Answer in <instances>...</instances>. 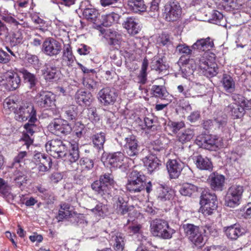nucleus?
I'll use <instances>...</instances> for the list:
<instances>
[{
  "instance_id": "obj_1",
  "label": "nucleus",
  "mask_w": 251,
  "mask_h": 251,
  "mask_svg": "<svg viewBox=\"0 0 251 251\" xmlns=\"http://www.w3.org/2000/svg\"><path fill=\"white\" fill-rule=\"evenodd\" d=\"M146 176L141 172L137 171H132L129 175L126 187L131 193H138L146 189L149 193L152 190V184L151 181L147 183L145 181Z\"/></svg>"
},
{
  "instance_id": "obj_2",
  "label": "nucleus",
  "mask_w": 251,
  "mask_h": 251,
  "mask_svg": "<svg viewBox=\"0 0 251 251\" xmlns=\"http://www.w3.org/2000/svg\"><path fill=\"white\" fill-rule=\"evenodd\" d=\"M114 184L115 181L113 175L107 173L101 175L99 180L92 183L91 188L98 194L105 197L110 195Z\"/></svg>"
},
{
  "instance_id": "obj_3",
  "label": "nucleus",
  "mask_w": 251,
  "mask_h": 251,
  "mask_svg": "<svg viewBox=\"0 0 251 251\" xmlns=\"http://www.w3.org/2000/svg\"><path fill=\"white\" fill-rule=\"evenodd\" d=\"M150 231L153 236L163 239H170L176 232L165 220L155 219L150 224Z\"/></svg>"
},
{
  "instance_id": "obj_4",
  "label": "nucleus",
  "mask_w": 251,
  "mask_h": 251,
  "mask_svg": "<svg viewBox=\"0 0 251 251\" xmlns=\"http://www.w3.org/2000/svg\"><path fill=\"white\" fill-rule=\"evenodd\" d=\"M71 143L67 141H62L54 139L48 141L46 144V149L48 152L54 158H63L67 155V152Z\"/></svg>"
},
{
  "instance_id": "obj_5",
  "label": "nucleus",
  "mask_w": 251,
  "mask_h": 251,
  "mask_svg": "<svg viewBox=\"0 0 251 251\" xmlns=\"http://www.w3.org/2000/svg\"><path fill=\"white\" fill-rule=\"evenodd\" d=\"M244 191L242 185L235 184L230 186L225 197V205L231 208L238 206L241 203Z\"/></svg>"
},
{
  "instance_id": "obj_6",
  "label": "nucleus",
  "mask_w": 251,
  "mask_h": 251,
  "mask_svg": "<svg viewBox=\"0 0 251 251\" xmlns=\"http://www.w3.org/2000/svg\"><path fill=\"white\" fill-rule=\"evenodd\" d=\"M217 197L215 194L209 192H203L201 196L200 210L204 216L213 214L217 207Z\"/></svg>"
},
{
  "instance_id": "obj_7",
  "label": "nucleus",
  "mask_w": 251,
  "mask_h": 251,
  "mask_svg": "<svg viewBox=\"0 0 251 251\" xmlns=\"http://www.w3.org/2000/svg\"><path fill=\"white\" fill-rule=\"evenodd\" d=\"M182 228L188 239L196 246L201 247L204 245V236L199 226L191 224H186L182 225Z\"/></svg>"
},
{
  "instance_id": "obj_8",
  "label": "nucleus",
  "mask_w": 251,
  "mask_h": 251,
  "mask_svg": "<svg viewBox=\"0 0 251 251\" xmlns=\"http://www.w3.org/2000/svg\"><path fill=\"white\" fill-rule=\"evenodd\" d=\"M232 99L234 102L229 104L226 110L233 119L241 118L245 114V98L240 95H233Z\"/></svg>"
},
{
  "instance_id": "obj_9",
  "label": "nucleus",
  "mask_w": 251,
  "mask_h": 251,
  "mask_svg": "<svg viewBox=\"0 0 251 251\" xmlns=\"http://www.w3.org/2000/svg\"><path fill=\"white\" fill-rule=\"evenodd\" d=\"M15 118L19 121L28 120L30 122H36V111L32 104L27 103L20 106L14 111Z\"/></svg>"
},
{
  "instance_id": "obj_10",
  "label": "nucleus",
  "mask_w": 251,
  "mask_h": 251,
  "mask_svg": "<svg viewBox=\"0 0 251 251\" xmlns=\"http://www.w3.org/2000/svg\"><path fill=\"white\" fill-rule=\"evenodd\" d=\"M126 154L129 157L137 156L141 150V147L136 136L129 135L126 137L121 142Z\"/></svg>"
},
{
  "instance_id": "obj_11",
  "label": "nucleus",
  "mask_w": 251,
  "mask_h": 251,
  "mask_svg": "<svg viewBox=\"0 0 251 251\" xmlns=\"http://www.w3.org/2000/svg\"><path fill=\"white\" fill-rule=\"evenodd\" d=\"M62 50L61 44L52 37L47 38L42 45V51L50 57L56 56Z\"/></svg>"
},
{
  "instance_id": "obj_12",
  "label": "nucleus",
  "mask_w": 251,
  "mask_h": 251,
  "mask_svg": "<svg viewBox=\"0 0 251 251\" xmlns=\"http://www.w3.org/2000/svg\"><path fill=\"white\" fill-rule=\"evenodd\" d=\"M181 8L178 2L169 1L164 6L163 17L167 22H174L180 17Z\"/></svg>"
},
{
  "instance_id": "obj_13",
  "label": "nucleus",
  "mask_w": 251,
  "mask_h": 251,
  "mask_svg": "<svg viewBox=\"0 0 251 251\" xmlns=\"http://www.w3.org/2000/svg\"><path fill=\"white\" fill-rule=\"evenodd\" d=\"M117 97V93L109 87L102 88L98 94L99 102L104 106L113 105L116 101Z\"/></svg>"
},
{
  "instance_id": "obj_14",
  "label": "nucleus",
  "mask_w": 251,
  "mask_h": 251,
  "mask_svg": "<svg viewBox=\"0 0 251 251\" xmlns=\"http://www.w3.org/2000/svg\"><path fill=\"white\" fill-rule=\"evenodd\" d=\"M49 128L53 134L60 136L69 134L72 127L66 120L58 119L50 123Z\"/></svg>"
},
{
  "instance_id": "obj_15",
  "label": "nucleus",
  "mask_w": 251,
  "mask_h": 251,
  "mask_svg": "<svg viewBox=\"0 0 251 251\" xmlns=\"http://www.w3.org/2000/svg\"><path fill=\"white\" fill-rule=\"evenodd\" d=\"M200 138H197L196 141L199 146L206 150L216 151L221 146L219 139L215 135H206Z\"/></svg>"
},
{
  "instance_id": "obj_16",
  "label": "nucleus",
  "mask_w": 251,
  "mask_h": 251,
  "mask_svg": "<svg viewBox=\"0 0 251 251\" xmlns=\"http://www.w3.org/2000/svg\"><path fill=\"white\" fill-rule=\"evenodd\" d=\"M125 158L124 154L120 151L109 154L103 153L101 156L102 161L116 168L122 166Z\"/></svg>"
},
{
  "instance_id": "obj_17",
  "label": "nucleus",
  "mask_w": 251,
  "mask_h": 251,
  "mask_svg": "<svg viewBox=\"0 0 251 251\" xmlns=\"http://www.w3.org/2000/svg\"><path fill=\"white\" fill-rule=\"evenodd\" d=\"M35 101L39 106L48 108L54 105L55 96L50 92L43 91L36 96Z\"/></svg>"
},
{
  "instance_id": "obj_18",
  "label": "nucleus",
  "mask_w": 251,
  "mask_h": 251,
  "mask_svg": "<svg viewBox=\"0 0 251 251\" xmlns=\"http://www.w3.org/2000/svg\"><path fill=\"white\" fill-rule=\"evenodd\" d=\"M184 166V164L179 159H169L167 162V169L170 177L177 178Z\"/></svg>"
},
{
  "instance_id": "obj_19",
  "label": "nucleus",
  "mask_w": 251,
  "mask_h": 251,
  "mask_svg": "<svg viewBox=\"0 0 251 251\" xmlns=\"http://www.w3.org/2000/svg\"><path fill=\"white\" fill-rule=\"evenodd\" d=\"M35 123H31L28 121V123L24 126L25 130L23 131L22 139L25 141L27 148H28L33 143V139L31 138V136L35 132H37L39 130V127Z\"/></svg>"
},
{
  "instance_id": "obj_20",
  "label": "nucleus",
  "mask_w": 251,
  "mask_h": 251,
  "mask_svg": "<svg viewBox=\"0 0 251 251\" xmlns=\"http://www.w3.org/2000/svg\"><path fill=\"white\" fill-rule=\"evenodd\" d=\"M151 70L155 71L159 74L165 75L168 68L165 61V57L160 55L154 56L151 63Z\"/></svg>"
},
{
  "instance_id": "obj_21",
  "label": "nucleus",
  "mask_w": 251,
  "mask_h": 251,
  "mask_svg": "<svg viewBox=\"0 0 251 251\" xmlns=\"http://www.w3.org/2000/svg\"><path fill=\"white\" fill-rule=\"evenodd\" d=\"M209 181L211 188L214 191H222L224 189L225 177L218 173H212L209 176Z\"/></svg>"
},
{
  "instance_id": "obj_22",
  "label": "nucleus",
  "mask_w": 251,
  "mask_h": 251,
  "mask_svg": "<svg viewBox=\"0 0 251 251\" xmlns=\"http://www.w3.org/2000/svg\"><path fill=\"white\" fill-rule=\"evenodd\" d=\"M5 84L9 90H14L18 88L21 83V79L18 74L14 72H8L5 75Z\"/></svg>"
},
{
  "instance_id": "obj_23",
  "label": "nucleus",
  "mask_w": 251,
  "mask_h": 251,
  "mask_svg": "<svg viewBox=\"0 0 251 251\" xmlns=\"http://www.w3.org/2000/svg\"><path fill=\"white\" fill-rule=\"evenodd\" d=\"M111 244L116 251H123L125 247V236L118 232H112L110 234Z\"/></svg>"
},
{
  "instance_id": "obj_24",
  "label": "nucleus",
  "mask_w": 251,
  "mask_h": 251,
  "mask_svg": "<svg viewBox=\"0 0 251 251\" xmlns=\"http://www.w3.org/2000/svg\"><path fill=\"white\" fill-rule=\"evenodd\" d=\"M221 82L224 91L230 94L233 93L236 89L235 80L227 74H224Z\"/></svg>"
},
{
  "instance_id": "obj_25",
  "label": "nucleus",
  "mask_w": 251,
  "mask_h": 251,
  "mask_svg": "<svg viewBox=\"0 0 251 251\" xmlns=\"http://www.w3.org/2000/svg\"><path fill=\"white\" fill-rule=\"evenodd\" d=\"M124 27L132 35L137 34L140 30L138 21L134 18L128 17L123 23Z\"/></svg>"
},
{
  "instance_id": "obj_26",
  "label": "nucleus",
  "mask_w": 251,
  "mask_h": 251,
  "mask_svg": "<svg viewBox=\"0 0 251 251\" xmlns=\"http://www.w3.org/2000/svg\"><path fill=\"white\" fill-rule=\"evenodd\" d=\"M75 100L80 105H89L92 100V95L90 93L79 90L75 94Z\"/></svg>"
},
{
  "instance_id": "obj_27",
  "label": "nucleus",
  "mask_w": 251,
  "mask_h": 251,
  "mask_svg": "<svg viewBox=\"0 0 251 251\" xmlns=\"http://www.w3.org/2000/svg\"><path fill=\"white\" fill-rule=\"evenodd\" d=\"M195 162L197 167L200 170L211 171L213 168L211 160L208 157L201 155L195 156Z\"/></svg>"
},
{
  "instance_id": "obj_28",
  "label": "nucleus",
  "mask_w": 251,
  "mask_h": 251,
  "mask_svg": "<svg viewBox=\"0 0 251 251\" xmlns=\"http://www.w3.org/2000/svg\"><path fill=\"white\" fill-rule=\"evenodd\" d=\"M144 165L147 168L150 173L159 168V160L154 155L150 154L143 159Z\"/></svg>"
},
{
  "instance_id": "obj_29",
  "label": "nucleus",
  "mask_w": 251,
  "mask_h": 251,
  "mask_svg": "<svg viewBox=\"0 0 251 251\" xmlns=\"http://www.w3.org/2000/svg\"><path fill=\"white\" fill-rule=\"evenodd\" d=\"M41 72L45 79L47 81L51 82L56 77L57 69L54 65L46 64Z\"/></svg>"
},
{
  "instance_id": "obj_30",
  "label": "nucleus",
  "mask_w": 251,
  "mask_h": 251,
  "mask_svg": "<svg viewBox=\"0 0 251 251\" xmlns=\"http://www.w3.org/2000/svg\"><path fill=\"white\" fill-rule=\"evenodd\" d=\"M203 88V86L200 83L194 82H190L188 85L187 91L185 94L187 98L201 96L202 95L201 90Z\"/></svg>"
},
{
  "instance_id": "obj_31",
  "label": "nucleus",
  "mask_w": 251,
  "mask_h": 251,
  "mask_svg": "<svg viewBox=\"0 0 251 251\" xmlns=\"http://www.w3.org/2000/svg\"><path fill=\"white\" fill-rule=\"evenodd\" d=\"M128 8L135 13L140 14L146 11L147 6L143 0H128Z\"/></svg>"
},
{
  "instance_id": "obj_32",
  "label": "nucleus",
  "mask_w": 251,
  "mask_h": 251,
  "mask_svg": "<svg viewBox=\"0 0 251 251\" xmlns=\"http://www.w3.org/2000/svg\"><path fill=\"white\" fill-rule=\"evenodd\" d=\"M224 229L226 236L233 240H236L243 233L242 229L239 226L236 224L225 227Z\"/></svg>"
},
{
  "instance_id": "obj_33",
  "label": "nucleus",
  "mask_w": 251,
  "mask_h": 251,
  "mask_svg": "<svg viewBox=\"0 0 251 251\" xmlns=\"http://www.w3.org/2000/svg\"><path fill=\"white\" fill-rule=\"evenodd\" d=\"M82 14L86 20L93 23H95L100 16L99 11L92 7L84 9Z\"/></svg>"
},
{
  "instance_id": "obj_34",
  "label": "nucleus",
  "mask_w": 251,
  "mask_h": 251,
  "mask_svg": "<svg viewBox=\"0 0 251 251\" xmlns=\"http://www.w3.org/2000/svg\"><path fill=\"white\" fill-rule=\"evenodd\" d=\"M158 199L163 201L171 200L175 196L174 191L168 187L161 186L158 188Z\"/></svg>"
},
{
  "instance_id": "obj_35",
  "label": "nucleus",
  "mask_w": 251,
  "mask_h": 251,
  "mask_svg": "<svg viewBox=\"0 0 251 251\" xmlns=\"http://www.w3.org/2000/svg\"><path fill=\"white\" fill-rule=\"evenodd\" d=\"M199 191L198 186L189 183L183 184L179 190L180 194L185 196H195Z\"/></svg>"
},
{
  "instance_id": "obj_36",
  "label": "nucleus",
  "mask_w": 251,
  "mask_h": 251,
  "mask_svg": "<svg viewBox=\"0 0 251 251\" xmlns=\"http://www.w3.org/2000/svg\"><path fill=\"white\" fill-rule=\"evenodd\" d=\"M75 57L73 54L72 48L68 45L64 49L62 55V62L66 66L71 67L74 63Z\"/></svg>"
},
{
  "instance_id": "obj_37",
  "label": "nucleus",
  "mask_w": 251,
  "mask_h": 251,
  "mask_svg": "<svg viewBox=\"0 0 251 251\" xmlns=\"http://www.w3.org/2000/svg\"><path fill=\"white\" fill-rule=\"evenodd\" d=\"M214 45L212 41L209 38L206 39H201L197 40L192 46V49H197L204 51L206 50H209Z\"/></svg>"
},
{
  "instance_id": "obj_38",
  "label": "nucleus",
  "mask_w": 251,
  "mask_h": 251,
  "mask_svg": "<svg viewBox=\"0 0 251 251\" xmlns=\"http://www.w3.org/2000/svg\"><path fill=\"white\" fill-rule=\"evenodd\" d=\"M91 138L94 147L100 151H103V145L105 141V134L100 132L92 135Z\"/></svg>"
},
{
  "instance_id": "obj_39",
  "label": "nucleus",
  "mask_w": 251,
  "mask_h": 251,
  "mask_svg": "<svg viewBox=\"0 0 251 251\" xmlns=\"http://www.w3.org/2000/svg\"><path fill=\"white\" fill-rule=\"evenodd\" d=\"M21 72L25 83L28 84L29 88L35 90L37 83V79L36 76L25 70H23Z\"/></svg>"
},
{
  "instance_id": "obj_40",
  "label": "nucleus",
  "mask_w": 251,
  "mask_h": 251,
  "mask_svg": "<svg viewBox=\"0 0 251 251\" xmlns=\"http://www.w3.org/2000/svg\"><path fill=\"white\" fill-rule=\"evenodd\" d=\"M16 169L14 173V180L19 186H21L27 181L26 172L24 167H18Z\"/></svg>"
},
{
  "instance_id": "obj_41",
  "label": "nucleus",
  "mask_w": 251,
  "mask_h": 251,
  "mask_svg": "<svg viewBox=\"0 0 251 251\" xmlns=\"http://www.w3.org/2000/svg\"><path fill=\"white\" fill-rule=\"evenodd\" d=\"M124 10L121 8L118 7L116 9V12H113L106 16L107 22L105 24V25L108 26L113 23L118 22L122 15L124 14Z\"/></svg>"
},
{
  "instance_id": "obj_42",
  "label": "nucleus",
  "mask_w": 251,
  "mask_h": 251,
  "mask_svg": "<svg viewBox=\"0 0 251 251\" xmlns=\"http://www.w3.org/2000/svg\"><path fill=\"white\" fill-rule=\"evenodd\" d=\"M195 133L193 129L187 128L184 130L177 135L178 141L182 144L189 142L194 136Z\"/></svg>"
},
{
  "instance_id": "obj_43",
  "label": "nucleus",
  "mask_w": 251,
  "mask_h": 251,
  "mask_svg": "<svg viewBox=\"0 0 251 251\" xmlns=\"http://www.w3.org/2000/svg\"><path fill=\"white\" fill-rule=\"evenodd\" d=\"M34 159L36 163H40L42 165L51 168L52 161L50 158L47 155L41 152H38L34 154Z\"/></svg>"
},
{
  "instance_id": "obj_44",
  "label": "nucleus",
  "mask_w": 251,
  "mask_h": 251,
  "mask_svg": "<svg viewBox=\"0 0 251 251\" xmlns=\"http://www.w3.org/2000/svg\"><path fill=\"white\" fill-rule=\"evenodd\" d=\"M148 67V61L144 58L142 64V67L139 74L137 75V81L142 84L146 83L147 80V69Z\"/></svg>"
},
{
  "instance_id": "obj_45",
  "label": "nucleus",
  "mask_w": 251,
  "mask_h": 251,
  "mask_svg": "<svg viewBox=\"0 0 251 251\" xmlns=\"http://www.w3.org/2000/svg\"><path fill=\"white\" fill-rule=\"evenodd\" d=\"M151 93L154 97L164 99L168 93L163 86L153 85L151 89Z\"/></svg>"
},
{
  "instance_id": "obj_46",
  "label": "nucleus",
  "mask_w": 251,
  "mask_h": 251,
  "mask_svg": "<svg viewBox=\"0 0 251 251\" xmlns=\"http://www.w3.org/2000/svg\"><path fill=\"white\" fill-rule=\"evenodd\" d=\"M70 147H72L70 150L69 153H67V155L63 158L64 160L68 159L71 162H75L79 157V151L77 146L76 145L71 144Z\"/></svg>"
},
{
  "instance_id": "obj_47",
  "label": "nucleus",
  "mask_w": 251,
  "mask_h": 251,
  "mask_svg": "<svg viewBox=\"0 0 251 251\" xmlns=\"http://www.w3.org/2000/svg\"><path fill=\"white\" fill-rule=\"evenodd\" d=\"M211 23L222 26H226L225 19L223 15L217 10L213 11L210 19Z\"/></svg>"
},
{
  "instance_id": "obj_48",
  "label": "nucleus",
  "mask_w": 251,
  "mask_h": 251,
  "mask_svg": "<svg viewBox=\"0 0 251 251\" xmlns=\"http://www.w3.org/2000/svg\"><path fill=\"white\" fill-rule=\"evenodd\" d=\"M205 67V69L203 70L201 73L204 75L211 77L215 76L218 74V68L216 63L209 62L208 66Z\"/></svg>"
},
{
  "instance_id": "obj_49",
  "label": "nucleus",
  "mask_w": 251,
  "mask_h": 251,
  "mask_svg": "<svg viewBox=\"0 0 251 251\" xmlns=\"http://www.w3.org/2000/svg\"><path fill=\"white\" fill-rule=\"evenodd\" d=\"M115 207H116L117 212L121 215L126 214L128 211L127 202L122 197L117 198Z\"/></svg>"
},
{
  "instance_id": "obj_50",
  "label": "nucleus",
  "mask_w": 251,
  "mask_h": 251,
  "mask_svg": "<svg viewBox=\"0 0 251 251\" xmlns=\"http://www.w3.org/2000/svg\"><path fill=\"white\" fill-rule=\"evenodd\" d=\"M227 117L220 112L216 117L214 118V123L219 128L224 129L227 125Z\"/></svg>"
},
{
  "instance_id": "obj_51",
  "label": "nucleus",
  "mask_w": 251,
  "mask_h": 251,
  "mask_svg": "<svg viewBox=\"0 0 251 251\" xmlns=\"http://www.w3.org/2000/svg\"><path fill=\"white\" fill-rule=\"evenodd\" d=\"M192 62V60H186V62L182 65L181 70L183 77L187 78L193 74L195 67L193 66H191L190 67Z\"/></svg>"
},
{
  "instance_id": "obj_52",
  "label": "nucleus",
  "mask_w": 251,
  "mask_h": 251,
  "mask_svg": "<svg viewBox=\"0 0 251 251\" xmlns=\"http://www.w3.org/2000/svg\"><path fill=\"white\" fill-rule=\"evenodd\" d=\"M76 107L74 105H71L64 107L62 109L64 112V117L68 121H73L75 119L77 116Z\"/></svg>"
},
{
  "instance_id": "obj_53",
  "label": "nucleus",
  "mask_w": 251,
  "mask_h": 251,
  "mask_svg": "<svg viewBox=\"0 0 251 251\" xmlns=\"http://www.w3.org/2000/svg\"><path fill=\"white\" fill-rule=\"evenodd\" d=\"M107 205L99 201L92 209H91V211L94 214L99 217H103L107 212Z\"/></svg>"
},
{
  "instance_id": "obj_54",
  "label": "nucleus",
  "mask_w": 251,
  "mask_h": 251,
  "mask_svg": "<svg viewBox=\"0 0 251 251\" xmlns=\"http://www.w3.org/2000/svg\"><path fill=\"white\" fill-rule=\"evenodd\" d=\"M82 83L84 87L90 90L97 88L98 85V82L94 80L93 76H91L87 75H84Z\"/></svg>"
},
{
  "instance_id": "obj_55",
  "label": "nucleus",
  "mask_w": 251,
  "mask_h": 251,
  "mask_svg": "<svg viewBox=\"0 0 251 251\" xmlns=\"http://www.w3.org/2000/svg\"><path fill=\"white\" fill-rule=\"evenodd\" d=\"M207 56L208 53L204 52L202 56L196 58L195 61L196 66L194 67L196 68V66H198L201 70V72L205 69V67H207L206 66H208V64L209 63V62H208L207 59Z\"/></svg>"
},
{
  "instance_id": "obj_56",
  "label": "nucleus",
  "mask_w": 251,
  "mask_h": 251,
  "mask_svg": "<svg viewBox=\"0 0 251 251\" xmlns=\"http://www.w3.org/2000/svg\"><path fill=\"white\" fill-rule=\"evenodd\" d=\"M26 154L27 153L25 151L20 152L18 155L14 157L12 164V167L15 168H17L18 167H24V166H22V164H24V158L26 156Z\"/></svg>"
},
{
  "instance_id": "obj_57",
  "label": "nucleus",
  "mask_w": 251,
  "mask_h": 251,
  "mask_svg": "<svg viewBox=\"0 0 251 251\" xmlns=\"http://www.w3.org/2000/svg\"><path fill=\"white\" fill-rule=\"evenodd\" d=\"M19 102L16 97H12L5 100L4 106L14 111L16 109H18V104Z\"/></svg>"
},
{
  "instance_id": "obj_58",
  "label": "nucleus",
  "mask_w": 251,
  "mask_h": 251,
  "mask_svg": "<svg viewBox=\"0 0 251 251\" xmlns=\"http://www.w3.org/2000/svg\"><path fill=\"white\" fill-rule=\"evenodd\" d=\"M148 13L151 17H158L159 15V3L157 0H153L151 2Z\"/></svg>"
},
{
  "instance_id": "obj_59",
  "label": "nucleus",
  "mask_w": 251,
  "mask_h": 251,
  "mask_svg": "<svg viewBox=\"0 0 251 251\" xmlns=\"http://www.w3.org/2000/svg\"><path fill=\"white\" fill-rule=\"evenodd\" d=\"M157 44L160 46H168L172 44L170 35L163 33L161 34L157 39Z\"/></svg>"
},
{
  "instance_id": "obj_60",
  "label": "nucleus",
  "mask_w": 251,
  "mask_h": 251,
  "mask_svg": "<svg viewBox=\"0 0 251 251\" xmlns=\"http://www.w3.org/2000/svg\"><path fill=\"white\" fill-rule=\"evenodd\" d=\"M0 193L4 196H9L10 195L13 197L11 193V188L5 182L4 180L0 178Z\"/></svg>"
},
{
  "instance_id": "obj_61",
  "label": "nucleus",
  "mask_w": 251,
  "mask_h": 251,
  "mask_svg": "<svg viewBox=\"0 0 251 251\" xmlns=\"http://www.w3.org/2000/svg\"><path fill=\"white\" fill-rule=\"evenodd\" d=\"M176 50L179 54L183 55H188L191 54L192 50L189 48V46L185 44H178L176 48Z\"/></svg>"
},
{
  "instance_id": "obj_62",
  "label": "nucleus",
  "mask_w": 251,
  "mask_h": 251,
  "mask_svg": "<svg viewBox=\"0 0 251 251\" xmlns=\"http://www.w3.org/2000/svg\"><path fill=\"white\" fill-rule=\"evenodd\" d=\"M70 222L73 224H84L86 221L84 220V216L83 214L73 212Z\"/></svg>"
},
{
  "instance_id": "obj_63",
  "label": "nucleus",
  "mask_w": 251,
  "mask_h": 251,
  "mask_svg": "<svg viewBox=\"0 0 251 251\" xmlns=\"http://www.w3.org/2000/svg\"><path fill=\"white\" fill-rule=\"evenodd\" d=\"M79 162L81 166L88 170L91 169L94 167L93 160L88 157L81 158Z\"/></svg>"
},
{
  "instance_id": "obj_64",
  "label": "nucleus",
  "mask_w": 251,
  "mask_h": 251,
  "mask_svg": "<svg viewBox=\"0 0 251 251\" xmlns=\"http://www.w3.org/2000/svg\"><path fill=\"white\" fill-rule=\"evenodd\" d=\"M203 231L205 233L209 234L213 237H216L218 234V231L215 225L213 224L205 225L204 227Z\"/></svg>"
}]
</instances>
